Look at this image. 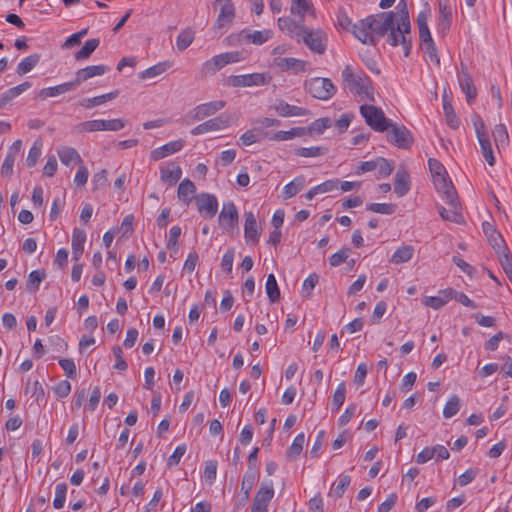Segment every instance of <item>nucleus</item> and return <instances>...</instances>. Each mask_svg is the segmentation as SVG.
I'll list each match as a JSON object with an SVG mask.
<instances>
[{"instance_id":"obj_37","label":"nucleus","mask_w":512,"mask_h":512,"mask_svg":"<svg viewBox=\"0 0 512 512\" xmlns=\"http://www.w3.org/2000/svg\"><path fill=\"white\" fill-rule=\"evenodd\" d=\"M269 135L268 132L256 131L255 129L247 130L240 136V142L244 146H249L260 142L264 137Z\"/></svg>"},{"instance_id":"obj_38","label":"nucleus","mask_w":512,"mask_h":512,"mask_svg":"<svg viewBox=\"0 0 512 512\" xmlns=\"http://www.w3.org/2000/svg\"><path fill=\"white\" fill-rule=\"evenodd\" d=\"M304 443H305L304 433L298 434L294 438L291 446L287 450V454H286L287 458L291 461L297 459L303 450Z\"/></svg>"},{"instance_id":"obj_10","label":"nucleus","mask_w":512,"mask_h":512,"mask_svg":"<svg viewBox=\"0 0 512 512\" xmlns=\"http://www.w3.org/2000/svg\"><path fill=\"white\" fill-rule=\"evenodd\" d=\"M225 105H226V102L223 100H217V101L203 103V104L197 105L195 108H193L189 112L188 117H190L192 121H200L206 117L214 115L215 113L220 111L222 108H224Z\"/></svg>"},{"instance_id":"obj_58","label":"nucleus","mask_w":512,"mask_h":512,"mask_svg":"<svg viewBox=\"0 0 512 512\" xmlns=\"http://www.w3.org/2000/svg\"><path fill=\"white\" fill-rule=\"evenodd\" d=\"M254 481H255V474L254 472L250 471V472H247L243 479H242V483H241V491L243 493V499L244 500H248L249 497H250V491L253 487V484H254Z\"/></svg>"},{"instance_id":"obj_40","label":"nucleus","mask_w":512,"mask_h":512,"mask_svg":"<svg viewBox=\"0 0 512 512\" xmlns=\"http://www.w3.org/2000/svg\"><path fill=\"white\" fill-rule=\"evenodd\" d=\"M266 294L272 303L277 302L280 299V289L278 287L274 274H269L266 280Z\"/></svg>"},{"instance_id":"obj_1","label":"nucleus","mask_w":512,"mask_h":512,"mask_svg":"<svg viewBox=\"0 0 512 512\" xmlns=\"http://www.w3.org/2000/svg\"><path fill=\"white\" fill-rule=\"evenodd\" d=\"M367 18L371 24V32L374 36L376 43L380 38L386 36V42L391 46L402 45L404 56L410 54L412 48L411 40V24L409 19V12L404 8L400 17L395 21V13L393 11L380 12L375 15H370Z\"/></svg>"},{"instance_id":"obj_41","label":"nucleus","mask_w":512,"mask_h":512,"mask_svg":"<svg viewBox=\"0 0 512 512\" xmlns=\"http://www.w3.org/2000/svg\"><path fill=\"white\" fill-rule=\"evenodd\" d=\"M477 139L481 146L482 155H483L484 159L487 161V163L490 166H494L495 165V157L493 154L489 135L481 137V138H477Z\"/></svg>"},{"instance_id":"obj_16","label":"nucleus","mask_w":512,"mask_h":512,"mask_svg":"<svg viewBox=\"0 0 512 512\" xmlns=\"http://www.w3.org/2000/svg\"><path fill=\"white\" fill-rule=\"evenodd\" d=\"M370 28L371 24L368 23L367 18L362 19L353 25V34L363 44L376 45L377 43Z\"/></svg>"},{"instance_id":"obj_53","label":"nucleus","mask_w":512,"mask_h":512,"mask_svg":"<svg viewBox=\"0 0 512 512\" xmlns=\"http://www.w3.org/2000/svg\"><path fill=\"white\" fill-rule=\"evenodd\" d=\"M45 277L46 274L43 270L32 271L28 276L27 289L30 291H36Z\"/></svg>"},{"instance_id":"obj_60","label":"nucleus","mask_w":512,"mask_h":512,"mask_svg":"<svg viewBox=\"0 0 512 512\" xmlns=\"http://www.w3.org/2000/svg\"><path fill=\"white\" fill-rule=\"evenodd\" d=\"M272 32L270 30L254 31L247 35V38L256 45H262L271 37Z\"/></svg>"},{"instance_id":"obj_54","label":"nucleus","mask_w":512,"mask_h":512,"mask_svg":"<svg viewBox=\"0 0 512 512\" xmlns=\"http://www.w3.org/2000/svg\"><path fill=\"white\" fill-rule=\"evenodd\" d=\"M67 493V484L58 483L55 487V498L53 500V506L55 509H61L64 506Z\"/></svg>"},{"instance_id":"obj_61","label":"nucleus","mask_w":512,"mask_h":512,"mask_svg":"<svg viewBox=\"0 0 512 512\" xmlns=\"http://www.w3.org/2000/svg\"><path fill=\"white\" fill-rule=\"evenodd\" d=\"M429 170L433 179L441 176H445L447 174L445 167L441 162H439L435 158H430L428 160Z\"/></svg>"},{"instance_id":"obj_31","label":"nucleus","mask_w":512,"mask_h":512,"mask_svg":"<svg viewBox=\"0 0 512 512\" xmlns=\"http://www.w3.org/2000/svg\"><path fill=\"white\" fill-rule=\"evenodd\" d=\"M307 134L305 127H293L288 131H277L269 138L273 141H287L295 137H302Z\"/></svg>"},{"instance_id":"obj_56","label":"nucleus","mask_w":512,"mask_h":512,"mask_svg":"<svg viewBox=\"0 0 512 512\" xmlns=\"http://www.w3.org/2000/svg\"><path fill=\"white\" fill-rule=\"evenodd\" d=\"M274 496V489L272 483L270 485H262L256 493L254 500L268 504Z\"/></svg>"},{"instance_id":"obj_7","label":"nucleus","mask_w":512,"mask_h":512,"mask_svg":"<svg viewBox=\"0 0 512 512\" xmlns=\"http://www.w3.org/2000/svg\"><path fill=\"white\" fill-rule=\"evenodd\" d=\"M301 40L314 53L323 54L326 51L327 36L323 30H310L304 26L303 32L300 34Z\"/></svg>"},{"instance_id":"obj_5","label":"nucleus","mask_w":512,"mask_h":512,"mask_svg":"<svg viewBox=\"0 0 512 512\" xmlns=\"http://www.w3.org/2000/svg\"><path fill=\"white\" fill-rule=\"evenodd\" d=\"M126 125V121L121 118L104 120V119H96L84 121L77 125V129L79 132H96V131H119L123 129Z\"/></svg>"},{"instance_id":"obj_17","label":"nucleus","mask_w":512,"mask_h":512,"mask_svg":"<svg viewBox=\"0 0 512 512\" xmlns=\"http://www.w3.org/2000/svg\"><path fill=\"white\" fill-rule=\"evenodd\" d=\"M183 147L184 141L182 139L171 141L159 148L154 149L150 154V158L153 161H159L169 155H172L180 151Z\"/></svg>"},{"instance_id":"obj_15","label":"nucleus","mask_w":512,"mask_h":512,"mask_svg":"<svg viewBox=\"0 0 512 512\" xmlns=\"http://www.w3.org/2000/svg\"><path fill=\"white\" fill-rule=\"evenodd\" d=\"M182 176L181 167L174 163H168L160 167V179L168 186L175 185Z\"/></svg>"},{"instance_id":"obj_2","label":"nucleus","mask_w":512,"mask_h":512,"mask_svg":"<svg viewBox=\"0 0 512 512\" xmlns=\"http://www.w3.org/2000/svg\"><path fill=\"white\" fill-rule=\"evenodd\" d=\"M342 86L361 101L375 102V94L370 77L362 70L346 65L341 72Z\"/></svg>"},{"instance_id":"obj_32","label":"nucleus","mask_w":512,"mask_h":512,"mask_svg":"<svg viewBox=\"0 0 512 512\" xmlns=\"http://www.w3.org/2000/svg\"><path fill=\"white\" fill-rule=\"evenodd\" d=\"M118 91H113L110 93H106L100 96L86 98L80 101V105L86 109H91L93 107L99 106L107 101H111L118 96Z\"/></svg>"},{"instance_id":"obj_11","label":"nucleus","mask_w":512,"mask_h":512,"mask_svg":"<svg viewBox=\"0 0 512 512\" xmlns=\"http://www.w3.org/2000/svg\"><path fill=\"white\" fill-rule=\"evenodd\" d=\"M238 210L233 202L223 204L222 210L219 214V225L225 230L229 231L238 226Z\"/></svg>"},{"instance_id":"obj_13","label":"nucleus","mask_w":512,"mask_h":512,"mask_svg":"<svg viewBox=\"0 0 512 512\" xmlns=\"http://www.w3.org/2000/svg\"><path fill=\"white\" fill-rule=\"evenodd\" d=\"M196 205L200 213H205L206 217L212 218L218 210L217 198L208 193H202L196 197Z\"/></svg>"},{"instance_id":"obj_24","label":"nucleus","mask_w":512,"mask_h":512,"mask_svg":"<svg viewBox=\"0 0 512 512\" xmlns=\"http://www.w3.org/2000/svg\"><path fill=\"white\" fill-rule=\"evenodd\" d=\"M275 65L281 70H293L294 72L299 73L305 71L307 62L300 59L287 57L275 59Z\"/></svg>"},{"instance_id":"obj_14","label":"nucleus","mask_w":512,"mask_h":512,"mask_svg":"<svg viewBox=\"0 0 512 512\" xmlns=\"http://www.w3.org/2000/svg\"><path fill=\"white\" fill-rule=\"evenodd\" d=\"M110 68L106 65L100 64V65H92L87 66L83 69H80L76 72L75 79L73 81L75 82L76 86L78 87L82 82L95 77V76H101L108 72Z\"/></svg>"},{"instance_id":"obj_20","label":"nucleus","mask_w":512,"mask_h":512,"mask_svg":"<svg viewBox=\"0 0 512 512\" xmlns=\"http://www.w3.org/2000/svg\"><path fill=\"white\" fill-rule=\"evenodd\" d=\"M274 109L281 117L306 116L310 114L306 108L291 105L285 101H279L275 104Z\"/></svg>"},{"instance_id":"obj_49","label":"nucleus","mask_w":512,"mask_h":512,"mask_svg":"<svg viewBox=\"0 0 512 512\" xmlns=\"http://www.w3.org/2000/svg\"><path fill=\"white\" fill-rule=\"evenodd\" d=\"M460 405L459 397L456 395L451 396L444 406L443 416L447 419L453 417L460 410Z\"/></svg>"},{"instance_id":"obj_63","label":"nucleus","mask_w":512,"mask_h":512,"mask_svg":"<svg viewBox=\"0 0 512 512\" xmlns=\"http://www.w3.org/2000/svg\"><path fill=\"white\" fill-rule=\"evenodd\" d=\"M471 121L473 123L477 138H481L488 135L487 132L485 131V123L479 114L473 113L471 115Z\"/></svg>"},{"instance_id":"obj_51","label":"nucleus","mask_w":512,"mask_h":512,"mask_svg":"<svg viewBox=\"0 0 512 512\" xmlns=\"http://www.w3.org/2000/svg\"><path fill=\"white\" fill-rule=\"evenodd\" d=\"M493 137L497 146L507 145L509 142V135L507 128L504 124H497L493 129Z\"/></svg>"},{"instance_id":"obj_4","label":"nucleus","mask_w":512,"mask_h":512,"mask_svg":"<svg viewBox=\"0 0 512 512\" xmlns=\"http://www.w3.org/2000/svg\"><path fill=\"white\" fill-rule=\"evenodd\" d=\"M305 89L313 98L323 101L331 99L337 91L331 79L323 77L307 80Z\"/></svg>"},{"instance_id":"obj_52","label":"nucleus","mask_w":512,"mask_h":512,"mask_svg":"<svg viewBox=\"0 0 512 512\" xmlns=\"http://www.w3.org/2000/svg\"><path fill=\"white\" fill-rule=\"evenodd\" d=\"M366 209L374 213L390 215L395 212L396 205L392 203H370L367 204Z\"/></svg>"},{"instance_id":"obj_48","label":"nucleus","mask_w":512,"mask_h":512,"mask_svg":"<svg viewBox=\"0 0 512 512\" xmlns=\"http://www.w3.org/2000/svg\"><path fill=\"white\" fill-rule=\"evenodd\" d=\"M417 24L419 28V38L420 41L431 40L432 36L427 24V14L425 12H420L417 16Z\"/></svg>"},{"instance_id":"obj_55","label":"nucleus","mask_w":512,"mask_h":512,"mask_svg":"<svg viewBox=\"0 0 512 512\" xmlns=\"http://www.w3.org/2000/svg\"><path fill=\"white\" fill-rule=\"evenodd\" d=\"M31 87L30 82H23L19 84L18 86H15L13 88L8 89L6 92L2 94L3 100L7 103L11 101L12 99L16 98L26 90H28Z\"/></svg>"},{"instance_id":"obj_36","label":"nucleus","mask_w":512,"mask_h":512,"mask_svg":"<svg viewBox=\"0 0 512 512\" xmlns=\"http://www.w3.org/2000/svg\"><path fill=\"white\" fill-rule=\"evenodd\" d=\"M39 54H31L20 61L17 66V74L22 76L30 72L40 61Z\"/></svg>"},{"instance_id":"obj_59","label":"nucleus","mask_w":512,"mask_h":512,"mask_svg":"<svg viewBox=\"0 0 512 512\" xmlns=\"http://www.w3.org/2000/svg\"><path fill=\"white\" fill-rule=\"evenodd\" d=\"M377 177H388L393 171V165L383 157H377Z\"/></svg>"},{"instance_id":"obj_30","label":"nucleus","mask_w":512,"mask_h":512,"mask_svg":"<svg viewBox=\"0 0 512 512\" xmlns=\"http://www.w3.org/2000/svg\"><path fill=\"white\" fill-rule=\"evenodd\" d=\"M195 192V184L187 178L181 181L178 186V198L186 204H189L192 201Z\"/></svg>"},{"instance_id":"obj_39","label":"nucleus","mask_w":512,"mask_h":512,"mask_svg":"<svg viewBox=\"0 0 512 512\" xmlns=\"http://www.w3.org/2000/svg\"><path fill=\"white\" fill-rule=\"evenodd\" d=\"M195 38V31L191 28H186L182 30L176 40V46L179 51H184L187 49L193 42Z\"/></svg>"},{"instance_id":"obj_46","label":"nucleus","mask_w":512,"mask_h":512,"mask_svg":"<svg viewBox=\"0 0 512 512\" xmlns=\"http://www.w3.org/2000/svg\"><path fill=\"white\" fill-rule=\"evenodd\" d=\"M327 151H328V149L326 147H321V146H313V147H307V148L301 147V148H297L295 150V154L300 157L311 158V157L322 156V155L326 154Z\"/></svg>"},{"instance_id":"obj_57","label":"nucleus","mask_w":512,"mask_h":512,"mask_svg":"<svg viewBox=\"0 0 512 512\" xmlns=\"http://www.w3.org/2000/svg\"><path fill=\"white\" fill-rule=\"evenodd\" d=\"M422 49L425 51V53L428 55L431 62H434L437 66L440 65V58L437 54V49L435 46V43L433 39L431 40H425L421 42Z\"/></svg>"},{"instance_id":"obj_47","label":"nucleus","mask_w":512,"mask_h":512,"mask_svg":"<svg viewBox=\"0 0 512 512\" xmlns=\"http://www.w3.org/2000/svg\"><path fill=\"white\" fill-rule=\"evenodd\" d=\"M304 184L305 180L303 177H297L286 184L283 191L284 198L288 199L295 196L304 187Z\"/></svg>"},{"instance_id":"obj_29","label":"nucleus","mask_w":512,"mask_h":512,"mask_svg":"<svg viewBox=\"0 0 512 512\" xmlns=\"http://www.w3.org/2000/svg\"><path fill=\"white\" fill-rule=\"evenodd\" d=\"M231 124V118L225 114H221L217 117L211 118L205 122L203 125L205 127V132L222 130L229 127Z\"/></svg>"},{"instance_id":"obj_33","label":"nucleus","mask_w":512,"mask_h":512,"mask_svg":"<svg viewBox=\"0 0 512 512\" xmlns=\"http://www.w3.org/2000/svg\"><path fill=\"white\" fill-rule=\"evenodd\" d=\"M414 254V248L411 245H404L396 249L390 258L393 264H401L411 260Z\"/></svg>"},{"instance_id":"obj_35","label":"nucleus","mask_w":512,"mask_h":512,"mask_svg":"<svg viewBox=\"0 0 512 512\" xmlns=\"http://www.w3.org/2000/svg\"><path fill=\"white\" fill-rule=\"evenodd\" d=\"M58 156L60 161L66 166H69L73 162H82L78 152L71 147H62L61 149H59Z\"/></svg>"},{"instance_id":"obj_64","label":"nucleus","mask_w":512,"mask_h":512,"mask_svg":"<svg viewBox=\"0 0 512 512\" xmlns=\"http://www.w3.org/2000/svg\"><path fill=\"white\" fill-rule=\"evenodd\" d=\"M349 256V248H342L338 252L331 255L329 263L332 267H337L347 260Z\"/></svg>"},{"instance_id":"obj_8","label":"nucleus","mask_w":512,"mask_h":512,"mask_svg":"<svg viewBox=\"0 0 512 512\" xmlns=\"http://www.w3.org/2000/svg\"><path fill=\"white\" fill-rule=\"evenodd\" d=\"M271 77L264 73H251L244 75H231L226 79V85L232 87H252L269 84Z\"/></svg>"},{"instance_id":"obj_18","label":"nucleus","mask_w":512,"mask_h":512,"mask_svg":"<svg viewBox=\"0 0 512 512\" xmlns=\"http://www.w3.org/2000/svg\"><path fill=\"white\" fill-rule=\"evenodd\" d=\"M482 228H483V232L486 235L490 245L493 247V249L496 250L497 253L500 254L501 250H505V251L507 250L504 239L502 238L500 233H498L496 231V229L494 228V226L491 223H489L487 221L483 222Z\"/></svg>"},{"instance_id":"obj_42","label":"nucleus","mask_w":512,"mask_h":512,"mask_svg":"<svg viewBox=\"0 0 512 512\" xmlns=\"http://www.w3.org/2000/svg\"><path fill=\"white\" fill-rule=\"evenodd\" d=\"M171 66L170 62L164 61L149 67L140 74L141 79H149L161 75Z\"/></svg>"},{"instance_id":"obj_50","label":"nucleus","mask_w":512,"mask_h":512,"mask_svg":"<svg viewBox=\"0 0 512 512\" xmlns=\"http://www.w3.org/2000/svg\"><path fill=\"white\" fill-rule=\"evenodd\" d=\"M345 396H346V385L344 382H341L334 394H333V399H332V410L333 411H338L341 406L343 405L344 401H345Z\"/></svg>"},{"instance_id":"obj_22","label":"nucleus","mask_w":512,"mask_h":512,"mask_svg":"<svg viewBox=\"0 0 512 512\" xmlns=\"http://www.w3.org/2000/svg\"><path fill=\"white\" fill-rule=\"evenodd\" d=\"M449 208L440 207L439 208V214L443 220L454 222L457 224H460L463 222V216L461 213V207L459 203V199L453 203V204H447Z\"/></svg>"},{"instance_id":"obj_62","label":"nucleus","mask_w":512,"mask_h":512,"mask_svg":"<svg viewBox=\"0 0 512 512\" xmlns=\"http://www.w3.org/2000/svg\"><path fill=\"white\" fill-rule=\"evenodd\" d=\"M310 10V3L308 0H292L291 12L300 15L302 18L305 13Z\"/></svg>"},{"instance_id":"obj_12","label":"nucleus","mask_w":512,"mask_h":512,"mask_svg":"<svg viewBox=\"0 0 512 512\" xmlns=\"http://www.w3.org/2000/svg\"><path fill=\"white\" fill-rule=\"evenodd\" d=\"M433 182L438 193L442 195L447 204H453L457 200L456 189L447 174L433 179Z\"/></svg>"},{"instance_id":"obj_44","label":"nucleus","mask_w":512,"mask_h":512,"mask_svg":"<svg viewBox=\"0 0 512 512\" xmlns=\"http://www.w3.org/2000/svg\"><path fill=\"white\" fill-rule=\"evenodd\" d=\"M332 126V120L329 117H323L313 121L308 127H305L307 134L316 132L322 134L326 129Z\"/></svg>"},{"instance_id":"obj_43","label":"nucleus","mask_w":512,"mask_h":512,"mask_svg":"<svg viewBox=\"0 0 512 512\" xmlns=\"http://www.w3.org/2000/svg\"><path fill=\"white\" fill-rule=\"evenodd\" d=\"M351 477L349 475H342L337 484H333L329 495L335 497L336 499L341 498L350 485Z\"/></svg>"},{"instance_id":"obj_23","label":"nucleus","mask_w":512,"mask_h":512,"mask_svg":"<svg viewBox=\"0 0 512 512\" xmlns=\"http://www.w3.org/2000/svg\"><path fill=\"white\" fill-rule=\"evenodd\" d=\"M280 30L288 33L290 36L295 37L300 42V34L303 32L305 25L297 24L293 19L289 17H280L277 20Z\"/></svg>"},{"instance_id":"obj_27","label":"nucleus","mask_w":512,"mask_h":512,"mask_svg":"<svg viewBox=\"0 0 512 512\" xmlns=\"http://www.w3.org/2000/svg\"><path fill=\"white\" fill-rule=\"evenodd\" d=\"M443 100V111L447 125L452 129H458L460 126V119L456 115L452 102L448 98L447 94L444 93L442 96Z\"/></svg>"},{"instance_id":"obj_45","label":"nucleus","mask_w":512,"mask_h":512,"mask_svg":"<svg viewBox=\"0 0 512 512\" xmlns=\"http://www.w3.org/2000/svg\"><path fill=\"white\" fill-rule=\"evenodd\" d=\"M459 85L462 91L466 94L468 103H471L476 96L477 90L474 86L472 77L459 78Z\"/></svg>"},{"instance_id":"obj_6","label":"nucleus","mask_w":512,"mask_h":512,"mask_svg":"<svg viewBox=\"0 0 512 512\" xmlns=\"http://www.w3.org/2000/svg\"><path fill=\"white\" fill-rule=\"evenodd\" d=\"M242 59V53L239 51L221 53L204 62L202 72L204 75L214 74L226 65L237 63Z\"/></svg>"},{"instance_id":"obj_26","label":"nucleus","mask_w":512,"mask_h":512,"mask_svg":"<svg viewBox=\"0 0 512 512\" xmlns=\"http://www.w3.org/2000/svg\"><path fill=\"white\" fill-rule=\"evenodd\" d=\"M86 241V233L78 228L73 230L72 234V255L75 262L79 261L83 251L84 243Z\"/></svg>"},{"instance_id":"obj_34","label":"nucleus","mask_w":512,"mask_h":512,"mask_svg":"<svg viewBox=\"0 0 512 512\" xmlns=\"http://www.w3.org/2000/svg\"><path fill=\"white\" fill-rule=\"evenodd\" d=\"M99 44L100 40L97 38L87 40L85 44L82 46V48L75 53V60L81 61L88 59L91 56V54L97 49Z\"/></svg>"},{"instance_id":"obj_28","label":"nucleus","mask_w":512,"mask_h":512,"mask_svg":"<svg viewBox=\"0 0 512 512\" xmlns=\"http://www.w3.org/2000/svg\"><path fill=\"white\" fill-rule=\"evenodd\" d=\"M235 16V7L231 1L225 2L220 10V13L217 17L215 26L217 28H221L226 24L232 23Z\"/></svg>"},{"instance_id":"obj_19","label":"nucleus","mask_w":512,"mask_h":512,"mask_svg":"<svg viewBox=\"0 0 512 512\" xmlns=\"http://www.w3.org/2000/svg\"><path fill=\"white\" fill-rule=\"evenodd\" d=\"M76 88H77V86H76L75 82L72 80V81L65 82V83H62V84H59V85H56L53 87H47V88L41 89L37 93V98L40 100H46L47 98L56 97L58 95L72 91Z\"/></svg>"},{"instance_id":"obj_9","label":"nucleus","mask_w":512,"mask_h":512,"mask_svg":"<svg viewBox=\"0 0 512 512\" xmlns=\"http://www.w3.org/2000/svg\"><path fill=\"white\" fill-rule=\"evenodd\" d=\"M388 130L387 139L390 143L401 149H408L412 146L414 138L404 125L391 122Z\"/></svg>"},{"instance_id":"obj_3","label":"nucleus","mask_w":512,"mask_h":512,"mask_svg":"<svg viewBox=\"0 0 512 512\" xmlns=\"http://www.w3.org/2000/svg\"><path fill=\"white\" fill-rule=\"evenodd\" d=\"M360 114L366 124L376 132L388 131L391 121L385 117L383 110L375 105H361Z\"/></svg>"},{"instance_id":"obj_25","label":"nucleus","mask_w":512,"mask_h":512,"mask_svg":"<svg viewBox=\"0 0 512 512\" xmlns=\"http://www.w3.org/2000/svg\"><path fill=\"white\" fill-rule=\"evenodd\" d=\"M410 190V177L404 169H398L395 175L394 192L402 197Z\"/></svg>"},{"instance_id":"obj_21","label":"nucleus","mask_w":512,"mask_h":512,"mask_svg":"<svg viewBox=\"0 0 512 512\" xmlns=\"http://www.w3.org/2000/svg\"><path fill=\"white\" fill-rule=\"evenodd\" d=\"M244 235L247 242L258 243L260 233L253 212H245Z\"/></svg>"}]
</instances>
